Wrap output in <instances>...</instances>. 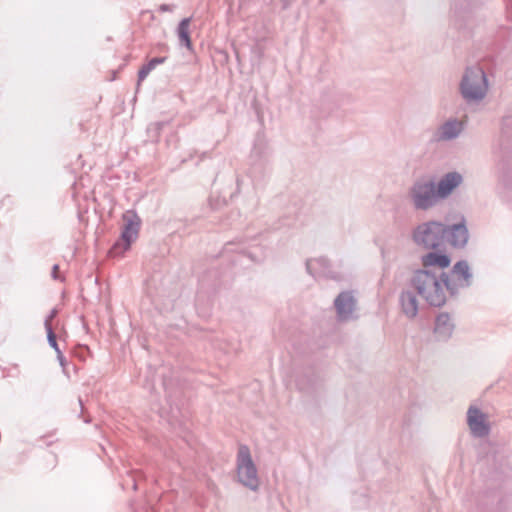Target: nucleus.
Wrapping results in <instances>:
<instances>
[{
  "mask_svg": "<svg viewBox=\"0 0 512 512\" xmlns=\"http://www.w3.org/2000/svg\"><path fill=\"white\" fill-rule=\"evenodd\" d=\"M422 269H418V295L431 306L441 307L446 302L445 289L451 296L458 294L457 283L450 280L443 270L450 266V257L440 251H431L421 257Z\"/></svg>",
  "mask_w": 512,
  "mask_h": 512,
  "instance_id": "1",
  "label": "nucleus"
},
{
  "mask_svg": "<svg viewBox=\"0 0 512 512\" xmlns=\"http://www.w3.org/2000/svg\"><path fill=\"white\" fill-rule=\"evenodd\" d=\"M488 79L485 71L478 65L465 69L459 84V92L467 103L482 101L488 92Z\"/></svg>",
  "mask_w": 512,
  "mask_h": 512,
  "instance_id": "2",
  "label": "nucleus"
},
{
  "mask_svg": "<svg viewBox=\"0 0 512 512\" xmlns=\"http://www.w3.org/2000/svg\"><path fill=\"white\" fill-rule=\"evenodd\" d=\"M123 227L118 240L109 250L110 256H119L131 248L132 243L138 238L141 218L133 210L126 211L123 216Z\"/></svg>",
  "mask_w": 512,
  "mask_h": 512,
  "instance_id": "3",
  "label": "nucleus"
},
{
  "mask_svg": "<svg viewBox=\"0 0 512 512\" xmlns=\"http://www.w3.org/2000/svg\"><path fill=\"white\" fill-rule=\"evenodd\" d=\"M512 137V116H505L501 123V134L499 139V147L501 150L500 169L502 171V181L506 186L510 185L512 180V158L511 144Z\"/></svg>",
  "mask_w": 512,
  "mask_h": 512,
  "instance_id": "4",
  "label": "nucleus"
},
{
  "mask_svg": "<svg viewBox=\"0 0 512 512\" xmlns=\"http://www.w3.org/2000/svg\"><path fill=\"white\" fill-rule=\"evenodd\" d=\"M237 474L240 483L256 491L259 487L257 469L253 463L250 450L246 445H240L237 455Z\"/></svg>",
  "mask_w": 512,
  "mask_h": 512,
  "instance_id": "5",
  "label": "nucleus"
},
{
  "mask_svg": "<svg viewBox=\"0 0 512 512\" xmlns=\"http://www.w3.org/2000/svg\"><path fill=\"white\" fill-rule=\"evenodd\" d=\"M446 226L437 221L418 225V242L427 249H436L444 243Z\"/></svg>",
  "mask_w": 512,
  "mask_h": 512,
  "instance_id": "6",
  "label": "nucleus"
},
{
  "mask_svg": "<svg viewBox=\"0 0 512 512\" xmlns=\"http://www.w3.org/2000/svg\"><path fill=\"white\" fill-rule=\"evenodd\" d=\"M467 424L473 436L483 438L489 435L490 425L486 415L477 407L470 406L467 411Z\"/></svg>",
  "mask_w": 512,
  "mask_h": 512,
  "instance_id": "7",
  "label": "nucleus"
},
{
  "mask_svg": "<svg viewBox=\"0 0 512 512\" xmlns=\"http://www.w3.org/2000/svg\"><path fill=\"white\" fill-rule=\"evenodd\" d=\"M401 311L409 318L416 316V270L409 280V287L402 290L399 296Z\"/></svg>",
  "mask_w": 512,
  "mask_h": 512,
  "instance_id": "8",
  "label": "nucleus"
},
{
  "mask_svg": "<svg viewBox=\"0 0 512 512\" xmlns=\"http://www.w3.org/2000/svg\"><path fill=\"white\" fill-rule=\"evenodd\" d=\"M469 233L465 219L451 226H446L445 239L454 248H464L468 242Z\"/></svg>",
  "mask_w": 512,
  "mask_h": 512,
  "instance_id": "9",
  "label": "nucleus"
},
{
  "mask_svg": "<svg viewBox=\"0 0 512 512\" xmlns=\"http://www.w3.org/2000/svg\"><path fill=\"white\" fill-rule=\"evenodd\" d=\"M463 181L462 175L457 171L446 173L437 184H434L438 198H447Z\"/></svg>",
  "mask_w": 512,
  "mask_h": 512,
  "instance_id": "10",
  "label": "nucleus"
},
{
  "mask_svg": "<svg viewBox=\"0 0 512 512\" xmlns=\"http://www.w3.org/2000/svg\"><path fill=\"white\" fill-rule=\"evenodd\" d=\"M356 299L352 291H342L334 300V306L338 316L348 318L356 309Z\"/></svg>",
  "mask_w": 512,
  "mask_h": 512,
  "instance_id": "11",
  "label": "nucleus"
},
{
  "mask_svg": "<svg viewBox=\"0 0 512 512\" xmlns=\"http://www.w3.org/2000/svg\"><path fill=\"white\" fill-rule=\"evenodd\" d=\"M455 328L454 323L448 313H440L435 319L434 334L440 341L448 340Z\"/></svg>",
  "mask_w": 512,
  "mask_h": 512,
  "instance_id": "12",
  "label": "nucleus"
},
{
  "mask_svg": "<svg viewBox=\"0 0 512 512\" xmlns=\"http://www.w3.org/2000/svg\"><path fill=\"white\" fill-rule=\"evenodd\" d=\"M452 274L460 281L457 284L459 287H469L472 284V273L470 272L469 264L466 260L456 262L452 268Z\"/></svg>",
  "mask_w": 512,
  "mask_h": 512,
  "instance_id": "13",
  "label": "nucleus"
},
{
  "mask_svg": "<svg viewBox=\"0 0 512 512\" xmlns=\"http://www.w3.org/2000/svg\"><path fill=\"white\" fill-rule=\"evenodd\" d=\"M438 199L434 183H430L429 188L425 191L418 189V209L426 210L434 206Z\"/></svg>",
  "mask_w": 512,
  "mask_h": 512,
  "instance_id": "14",
  "label": "nucleus"
},
{
  "mask_svg": "<svg viewBox=\"0 0 512 512\" xmlns=\"http://www.w3.org/2000/svg\"><path fill=\"white\" fill-rule=\"evenodd\" d=\"M190 23H191L190 17L183 18L178 24L177 36H178L180 45L186 47L188 50L191 51L193 49V45H192V40L190 37V31H189Z\"/></svg>",
  "mask_w": 512,
  "mask_h": 512,
  "instance_id": "15",
  "label": "nucleus"
},
{
  "mask_svg": "<svg viewBox=\"0 0 512 512\" xmlns=\"http://www.w3.org/2000/svg\"><path fill=\"white\" fill-rule=\"evenodd\" d=\"M306 271L313 277H317L323 274L326 269L330 267V261L325 257H319L317 259H308L305 263Z\"/></svg>",
  "mask_w": 512,
  "mask_h": 512,
  "instance_id": "16",
  "label": "nucleus"
},
{
  "mask_svg": "<svg viewBox=\"0 0 512 512\" xmlns=\"http://www.w3.org/2000/svg\"><path fill=\"white\" fill-rule=\"evenodd\" d=\"M461 132V123L454 119L445 122L440 127V138L442 140H452L458 137Z\"/></svg>",
  "mask_w": 512,
  "mask_h": 512,
  "instance_id": "17",
  "label": "nucleus"
},
{
  "mask_svg": "<svg viewBox=\"0 0 512 512\" xmlns=\"http://www.w3.org/2000/svg\"><path fill=\"white\" fill-rule=\"evenodd\" d=\"M167 57H154L144 64L138 71L137 86L149 75V73L156 68L157 65L163 64Z\"/></svg>",
  "mask_w": 512,
  "mask_h": 512,
  "instance_id": "18",
  "label": "nucleus"
},
{
  "mask_svg": "<svg viewBox=\"0 0 512 512\" xmlns=\"http://www.w3.org/2000/svg\"><path fill=\"white\" fill-rule=\"evenodd\" d=\"M47 340H48L49 345L55 350V352L57 354V359L59 360L60 365L64 368L67 361L59 348V345L57 342V336L53 329L48 328Z\"/></svg>",
  "mask_w": 512,
  "mask_h": 512,
  "instance_id": "19",
  "label": "nucleus"
},
{
  "mask_svg": "<svg viewBox=\"0 0 512 512\" xmlns=\"http://www.w3.org/2000/svg\"><path fill=\"white\" fill-rule=\"evenodd\" d=\"M167 125V122H154L147 127L148 138L152 142H158L163 127Z\"/></svg>",
  "mask_w": 512,
  "mask_h": 512,
  "instance_id": "20",
  "label": "nucleus"
},
{
  "mask_svg": "<svg viewBox=\"0 0 512 512\" xmlns=\"http://www.w3.org/2000/svg\"><path fill=\"white\" fill-rule=\"evenodd\" d=\"M57 313H58V311L56 309H52L50 311V314L45 319L44 325H45V329H46V333L47 334H48V328L53 329L51 322L56 317Z\"/></svg>",
  "mask_w": 512,
  "mask_h": 512,
  "instance_id": "21",
  "label": "nucleus"
},
{
  "mask_svg": "<svg viewBox=\"0 0 512 512\" xmlns=\"http://www.w3.org/2000/svg\"><path fill=\"white\" fill-rule=\"evenodd\" d=\"M89 353H90V350H89L88 346L83 345V346H79L78 352H76V355L79 359L84 361L86 354H89Z\"/></svg>",
  "mask_w": 512,
  "mask_h": 512,
  "instance_id": "22",
  "label": "nucleus"
},
{
  "mask_svg": "<svg viewBox=\"0 0 512 512\" xmlns=\"http://www.w3.org/2000/svg\"><path fill=\"white\" fill-rule=\"evenodd\" d=\"M51 276L54 280H61L63 281L64 279L59 275V265L58 264H55L53 265L52 267V271H51Z\"/></svg>",
  "mask_w": 512,
  "mask_h": 512,
  "instance_id": "23",
  "label": "nucleus"
},
{
  "mask_svg": "<svg viewBox=\"0 0 512 512\" xmlns=\"http://www.w3.org/2000/svg\"><path fill=\"white\" fill-rule=\"evenodd\" d=\"M409 196L413 204L416 206V183H414L409 189Z\"/></svg>",
  "mask_w": 512,
  "mask_h": 512,
  "instance_id": "24",
  "label": "nucleus"
},
{
  "mask_svg": "<svg viewBox=\"0 0 512 512\" xmlns=\"http://www.w3.org/2000/svg\"><path fill=\"white\" fill-rule=\"evenodd\" d=\"M159 11L160 12H171L172 11V6L169 5V4H161L159 6Z\"/></svg>",
  "mask_w": 512,
  "mask_h": 512,
  "instance_id": "25",
  "label": "nucleus"
},
{
  "mask_svg": "<svg viewBox=\"0 0 512 512\" xmlns=\"http://www.w3.org/2000/svg\"><path fill=\"white\" fill-rule=\"evenodd\" d=\"M507 8L509 10V18L512 19V0H507Z\"/></svg>",
  "mask_w": 512,
  "mask_h": 512,
  "instance_id": "26",
  "label": "nucleus"
},
{
  "mask_svg": "<svg viewBox=\"0 0 512 512\" xmlns=\"http://www.w3.org/2000/svg\"><path fill=\"white\" fill-rule=\"evenodd\" d=\"M411 238L414 242H416V228H412L411 230Z\"/></svg>",
  "mask_w": 512,
  "mask_h": 512,
  "instance_id": "27",
  "label": "nucleus"
},
{
  "mask_svg": "<svg viewBox=\"0 0 512 512\" xmlns=\"http://www.w3.org/2000/svg\"><path fill=\"white\" fill-rule=\"evenodd\" d=\"M283 1V8H287L291 2V0H282Z\"/></svg>",
  "mask_w": 512,
  "mask_h": 512,
  "instance_id": "28",
  "label": "nucleus"
},
{
  "mask_svg": "<svg viewBox=\"0 0 512 512\" xmlns=\"http://www.w3.org/2000/svg\"><path fill=\"white\" fill-rule=\"evenodd\" d=\"M132 486H133V489L136 490L137 489V483H136V480L135 479H132Z\"/></svg>",
  "mask_w": 512,
  "mask_h": 512,
  "instance_id": "29",
  "label": "nucleus"
},
{
  "mask_svg": "<svg viewBox=\"0 0 512 512\" xmlns=\"http://www.w3.org/2000/svg\"><path fill=\"white\" fill-rule=\"evenodd\" d=\"M168 401L170 402V405L172 406L173 405V402H172V399H171V395L168 394Z\"/></svg>",
  "mask_w": 512,
  "mask_h": 512,
  "instance_id": "30",
  "label": "nucleus"
},
{
  "mask_svg": "<svg viewBox=\"0 0 512 512\" xmlns=\"http://www.w3.org/2000/svg\"><path fill=\"white\" fill-rule=\"evenodd\" d=\"M79 405L81 406V408H83V403L81 399H79Z\"/></svg>",
  "mask_w": 512,
  "mask_h": 512,
  "instance_id": "31",
  "label": "nucleus"
},
{
  "mask_svg": "<svg viewBox=\"0 0 512 512\" xmlns=\"http://www.w3.org/2000/svg\"><path fill=\"white\" fill-rule=\"evenodd\" d=\"M174 404H175V406H176V409L180 410V408H179L178 404H176V403H174Z\"/></svg>",
  "mask_w": 512,
  "mask_h": 512,
  "instance_id": "32",
  "label": "nucleus"
}]
</instances>
